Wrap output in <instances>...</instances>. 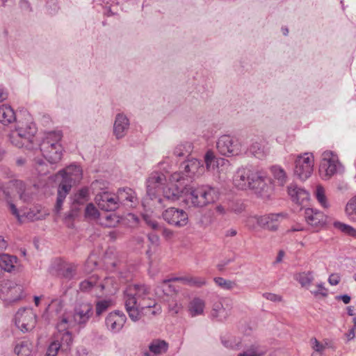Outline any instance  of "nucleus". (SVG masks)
<instances>
[{"mask_svg":"<svg viewBox=\"0 0 356 356\" xmlns=\"http://www.w3.org/2000/svg\"><path fill=\"white\" fill-rule=\"evenodd\" d=\"M284 214L270 213L262 216L256 217L257 224L264 229L275 231L279 226L280 218H284Z\"/></svg>","mask_w":356,"mask_h":356,"instance_id":"obj_17","label":"nucleus"},{"mask_svg":"<svg viewBox=\"0 0 356 356\" xmlns=\"http://www.w3.org/2000/svg\"><path fill=\"white\" fill-rule=\"evenodd\" d=\"M173 282H181L190 286L200 287L206 284L207 281L201 277H175L170 279Z\"/></svg>","mask_w":356,"mask_h":356,"instance_id":"obj_26","label":"nucleus"},{"mask_svg":"<svg viewBox=\"0 0 356 356\" xmlns=\"http://www.w3.org/2000/svg\"><path fill=\"white\" fill-rule=\"evenodd\" d=\"M95 201L99 208L106 211H115L120 207L117 195L107 192L97 195Z\"/></svg>","mask_w":356,"mask_h":356,"instance_id":"obj_12","label":"nucleus"},{"mask_svg":"<svg viewBox=\"0 0 356 356\" xmlns=\"http://www.w3.org/2000/svg\"><path fill=\"white\" fill-rule=\"evenodd\" d=\"M113 279L112 277H106L102 282H98V289H99L100 291L106 290L108 292L111 293V288H113Z\"/></svg>","mask_w":356,"mask_h":356,"instance_id":"obj_50","label":"nucleus"},{"mask_svg":"<svg viewBox=\"0 0 356 356\" xmlns=\"http://www.w3.org/2000/svg\"><path fill=\"white\" fill-rule=\"evenodd\" d=\"M305 217L308 224L312 226L317 227L325 222L324 216L321 212L310 208L305 210Z\"/></svg>","mask_w":356,"mask_h":356,"instance_id":"obj_23","label":"nucleus"},{"mask_svg":"<svg viewBox=\"0 0 356 356\" xmlns=\"http://www.w3.org/2000/svg\"><path fill=\"white\" fill-rule=\"evenodd\" d=\"M37 323V316L35 314H32L31 316V320L29 323H27L26 324H24V329H25L26 331H29L33 330Z\"/></svg>","mask_w":356,"mask_h":356,"instance_id":"obj_56","label":"nucleus"},{"mask_svg":"<svg viewBox=\"0 0 356 356\" xmlns=\"http://www.w3.org/2000/svg\"><path fill=\"white\" fill-rule=\"evenodd\" d=\"M168 345L163 340H154L149 345V349L151 353L154 355H160L165 353L168 350Z\"/></svg>","mask_w":356,"mask_h":356,"instance_id":"obj_33","label":"nucleus"},{"mask_svg":"<svg viewBox=\"0 0 356 356\" xmlns=\"http://www.w3.org/2000/svg\"><path fill=\"white\" fill-rule=\"evenodd\" d=\"M8 204L11 213L17 218L19 222H21V216L19 215V210L17 209L16 205L11 202H8Z\"/></svg>","mask_w":356,"mask_h":356,"instance_id":"obj_55","label":"nucleus"},{"mask_svg":"<svg viewBox=\"0 0 356 356\" xmlns=\"http://www.w3.org/2000/svg\"><path fill=\"white\" fill-rule=\"evenodd\" d=\"M92 305L88 302H82L76 305L72 315L75 325L84 326L92 316Z\"/></svg>","mask_w":356,"mask_h":356,"instance_id":"obj_11","label":"nucleus"},{"mask_svg":"<svg viewBox=\"0 0 356 356\" xmlns=\"http://www.w3.org/2000/svg\"><path fill=\"white\" fill-rule=\"evenodd\" d=\"M341 165L338 156L331 151H325L322 154L319 172L324 179H329L332 176L341 171Z\"/></svg>","mask_w":356,"mask_h":356,"instance_id":"obj_5","label":"nucleus"},{"mask_svg":"<svg viewBox=\"0 0 356 356\" xmlns=\"http://www.w3.org/2000/svg\"><path fill=\"white\" fill-rule=\"evenodd\" d=\"M60 348V343L58 341H52L47 350L45 356H56Z\"/></svg>","mask_w":356,"mask_h":356,"instance_id":"obj_51","label":"nucleus"},{"mask_svg":"<svg viewBox=\"0 0 356 356\" xmlns=\"http://www.w3.org/2000/svg\"><path fill=\"white\" fill-rule=\"evenodd\" d=\"M287 191L292 201L298 204L302 205L309 199V193L296 184H290L287 188Z\"/></svg>","mask_w":356,"mask_h":356,"instance_id":"obj_20","label":"nucleus"},{"mask_svg":"<svg viewBox=\"0 0 356 356\" xmlns=\"http://www.w3.org/2000/svg\"><path fill=\"white\" fill-rule=\"evenodd\" d=\"M316 197L318 202L324 208H327L329 204L327 201V198L325 194V190L321 186H318L316 189Z\"/></svg>","mask_w":356,"mask_h":356,"instance_id":"obj_46","label":"nucleus"},{"mask_svg":"<svg viewBox=\"0 0 356 356\" xmlns=\"http://www.w3.org/2000/svg\"><path fill=\"white\" fill-rule=\"evenodd\" d=\"M79 210V208L74 209L73 208V205H72L71 210L67 213L65 214V221L67 222L68 221L73 219L77 215Z\"/></svg>","mask_w":356,"mask_h":356,"instance_id":"obj_59","label":"nucleus"},{"mask_svg":"<svg viewBox=\"0 0 356 356\" xmlns=\"http://www.w3.org/2000/svg\"><path fill=\"white\" fill-rule=\"evenodd\" d=\"M249 151L254 156L259 159H264L268 153V149L261 143L257 141L250 145Z\"/></svg>","mask_w":356,"mask_h":356,"instance_id":"obj_30","label":"nucleus"},{"mask_svg":"<svg viewBox=\"0 0 356 356\" xmlns=\"http://www.w3.org/2000/svg\"><path fill=\"white\" fill-rule=\"evenodd\" d=\"M7 92L0 89V102L6 99ZM15 120V114L13 109L8 105L3 104L0 106V122L4 124H10Z\"/></svg>","mask_w":356,"mask_h":356,"instance_id":"obj_19","label":"nucleus"},{"mask_svg":"<svg viewBox=\"0 0 356 356\" xmlns=\"http://www.w3.org/2000/svg\"><path fill=\"white\" fill-rule=\"evenodd\" d=\"M216 147L221 155L226 156H236L241 152V144L238 139L230 135L221 136L218 139Z\"/></svg>","mask_w":356,"mask_h":356,"instance_id":"obj_7","label":"nucleus"},{"mask_svg":"<svg viewBox=\"0 0 356 356\" xmlns=\"http://www.w3.org/2000/svg\"><path fill=\"white\" fill-rule=\"evenodd\" d=\"M183 173L186 177L193 178L202 175L204 167L202 162L196 159H188L181 165Z\"/></svg>","mask_w":356,"mask_h":356,"instance_id":"obj_16","label":"nucleus"},{"mask_svg":"<svg viewBox=\"0 0 356 356\" xmlns=\"http://www.w3.org/2000/svg\"><path fill=\"white\" fill-rule=\"evenodd\" d=\"M58 175L62 177V181L60 184H69L71 189L72 184L81 179L82 170L79 165H71L66 170H60Z\"/></svg>","mask_w":356,"mask_h":356,"instance_id":"obj_14","label":"nucleus"},{"mask_svg":"<svg viewBox=\"0 0 356 356\" xmlns=\"http://www.w3.org/2000/svg\"><path fill=\"white\" fill-rule=\"evenodd\" d=\"M70 191V186L69 184H60L58 188V195L56 202L54 208V211L56 214H58L61 209L63 202L66 198V196Z\"/></svg>","mask_w":356,"mask_h":356,"instance_id":"obj_24","label":"nucleus"},{"mask_svg":"<svg viewBox=\"0 0 356 356\" xmlns=\"http://www.w3.org/2000/svg\"><path fill=\"white\" fill-rule=\"evenodd\" d=\"M62 136V133L60 131L49 132L40 145L43 156L50 163H56L61 160L63 147L60 141Z\"/></svg>","mask_w":356,"mask_h":356,"instance_id":"obj_3","label":"nucleus"},{"mask_svg":"<svg viewBox=\"0 0 356 356\" xmlns=\"http://www.w3.org/2000/svg\"><path fill=\"white\" fill-rule=\"evenodd\" d=\"M22 316V314L20 313V309H19L14 318L15 325L18 332L22 331V323H21Z\"/></svg>","mask_w":356,"mask_h":356,"instance_id":"obj_58","label":"nucleus"},{"mask_svg":"<svg viewBox=\"0 0 356 356\" xmlns=\"http://www.w3.org/2000/svg\"><path fill=\"white\" fill-rule=\"evenodd\" d=\"M111 305V301L108 300H99L96 303V314L97 316L102 315L105 312Z\"/></svg>","mask_w":356,"mask_h":356,"instance_id":"obj_47","label":"nucleus"},{"mask_svg":"<svg viewBox=\"0 0 356 356\" xmlns=\"http://www.w3.org/2000/svg\"><path fill=\"white\" fill-rule=\"evenodd\" d=\"M88 199V189L87 188H81L74 195L72 205L74 209L79 208L80 206L85 204Z\"/></svg>","mask_w":356,"mask_h":356,"instance_id":"obj_29","label":"nucleus"},{"mask_svg":"<svg viewBox=\"0 0 356 356\" xmlns=\"http://www.w3.org/2000/svg\"><path fill=\"white\" fill-rule=\"evenodd\" d=\"M150 288L145 284L129 285L124 291V301L129 317L134 322L138 321L143 316H155L161 312L151 298Z\"/></svg>","mask_w":356,"mask_h":356,"instance_id":"obj_1","label":"nucleus"},{"mask_svg":"<svg viewBox=\"0 0 356 356\" xmlns=\"http://www.w3.org/2000/svg\"><path fill=\"white\" fill-rule=\"evenodd\" d=\"M219 191L215 187L203 185L190 188L186 193L185 201L193 207H204L218 200Z\"/></svg>","mask_w":356,"mask_h":356,"instance_id":"obj_2","label":"nucleus"},{"mask_svg":"<svg viewBox=\"0 0 356 356\" xmlns=\"http://www.w3.org/2000/svg\"><path fill=\"white\" fill-rule=\"evenodd\" d=\"M250 189L262 198H268L273 191V184L266 172L257 170Z\"/></svg>","mask_w":356,"mask_h":356,"instance_id":"obj_8","label":"nucleus"},{"mask_svg":"<svg viewBox=\"0 0 356 356\" xmlns=\"http://www.w3.org/2000/svg\"><path fill=\"white\" fill-rule=\"evenodd\" d=\"M312 347L314 350V353L323 354L325 349V346L320 343L316 338H312L310 341Z\"/></svg>","mask_w":356,"mask_h":356,"instance_id":"obj_52","label":"nucleus"},{"mask_svg":"<svg viewBox=\"0 0 356 356\" xmlns=\"http://www.w3.org/2000/svg\"><path fill=\"white\" fill-rule=\"evenodd\" d=\"M329 283L331 285L336 286L340 282V277L337 274H332L328 279Z\"/></svg>","mask_w":356,"mask_h":356,"instance_id":"obj_62","label":"nucleus"},{"mask_svg":"<svg viewBox=\"0 0 356 356\" xmlns=\"http://www.w3.org/2000/svg\"><path fill=\"white\" fill-rule=\"evenodd\" d=\"M221 341L223 346L227 348L239 349L241 348V340L231 335L222 337Z\"/></svg>","mask_w":356,"mask_h":356,"instance_id":"obj_35","label":"nucleus"},{"mask_svg":"<svg viewBox=\"0 0 356 356\" xmlns=\"http://www.w3.org/2000/svg\"><path fill=\"white\" fill-rule=\"evenodd\" d=\"M185 175L183 173V170L181 172H174L170 175V180L171 181V184H173L174 182H179L182 179H184Z\"/></svg>","mask_w":356,"mask_h":356,"instance_id":"obj_54","label":"nucleus"},{"mask_svg":"<svg viewBox=\"0 0 356 356\" xmlns=\"http://www.w3.org/2000/svg\"><path fill=\"white\" fill-rule=\"evenodd\" d=\"M181 191L175 184H170L163 188V198H159V202L162 203L163 200L172 202L179 200Z\"/></svg>","mask_w":356,"mask_h":356,"instance_id":"obj_22","label":"nucleus"},{"mask_svg":"<svg viewBox=\"0 0 356 356\" xmlns=\"http://www.w3.org/2000/svg\"><path fill=\"white\" fill-rule=\"evenodd\" d=\"M234 259H225L217 264V268L220 271L224 270L226 266L234 261Z\"/></svg>","mask_w":356,"mask_h":356,"instance_id":"obj_61","label":"nucleus"},{"mask_svg":"<svg viewBox=\"0 0 356 356\" xmlns=\"http://www.w3.org/2000/svg\"><path fill=\"white\" fill-rule=\"evenodd\" d=\"M227 311L223 307L221 302H216L213 305L212 316L217 318L219 321H222L228 316Z\"/></svg>","mask_w":356,"mask_h":356,"instance_id":"obj_40","label":"nucleus"},{"mask_svg":"<svg viewBox=\"0 0 356 356\" xmlns=\"http://www.w3.org/2000/svg\"><path fill=\"white\" fill-rule=\"evenodd\" d=\"M10 143L18 148L22 147V131L21 128L12 130L9 134Z\"/></svg>","mask_w":356,"mask_h":356,"instance_id":"obj_37","label":"nucleus"},{"mask_svg":"<svg viewBox=\"0 0 356 356\" xmlns=\"http://www.w3.org/2000/svg\"><path fill=\"white\" fill-rule=\"evenodd\" d=\"M93 288H98V277L96 275L91 276L79 284V289L82 291H88Z\"/></svg>","mask_w":356,"mask_h":356,"instance_id":"obj_38","label":"nucleus"},{"mask_svg":"<svg viewBox=\"0 0 356 356\" xmlns=\"http://www.w3.org/2000/svg\"><path fill=\"white\" fill-rule=\"evenodd\" d=\"M270 172L278 185L284 186L286 183L287 175L285 170L282 167L273 165L270 168Z\"/></svg>","mask_w":356,"mask_h":356,"instance_id":"obj_32","label":"nucleus"},{"mask_svg":"<svg viewBox=\"0 0 356 356\" xmlns=\"http://www.w3.org/2000/svg\"><path fill=\"white\" fill-rule=\"evenodd\" d=\"M163 218L169 225L177 227L186 226L188 222V213L183 209L170 207L162 213Z\"/></svg>","mask_w":356,"mask_h":356,"instance_id":"obj_9","label":"nucleus"},{"mask_svg":"<svg viewBox=\"0 0 356 356\" xmlns=\"http://www.w3.org/2000/svg\"><path fill=\"white\" fill-rule=\"evenodd\" d=\"M297 281L302 287H308L314 280L312 272H303L296 276Z\"/></svg>","mask_w":356,"mask_h":356,"instance_id":"obj_41","label":"nucleus"},{"mask_svg":"<svg viewBox=\"0 0 356 356\" xmlns=\"http://www.w3.org/2000/svg\"><path fill=\"white\" fill-rule=\"evenodd\" d=\"M165 181V177L162 173L155 172L150 175L147 181V194L150 199L153 200L156 197V195Z\"/></svg>","mask_w":356,"mask_h":356,"instance_id":"obj_15","label":"nucleus"},{"mask_svg":"<svg viewBox=\"0 0 356 356\" xmlns=\"http://www.w3.org/2000/svg\"><path fill=\"white\" fill-rule=\"evenodd\" d=\"M36 170L40 175H46L48 172L47 169V165L41 159L36 161Z\"/></svg>","mask_w":356,"mask_h":356,"instance_id":"obj_53","label":"nucleus"},{"mask_svg":"<svg viewBox=\"0 0 356 356\" xmlns=\"http://www.w3.org/2000/svg\"><path fill=\"white\" fill-rule=\"evenodd\" d=\"M27 120V124L26 127H24V139H27V140L33 143L34 142V136L37 132V128L35 124L31 121V116H28V118H25Z\"/></svg>","mask_w":356,"mask_h":356,"instance_id":"obj_31","label":"nucleus"},{"mask_svg":"<svg viewBox=\"0 0 356 356\" xmlns=\"http://www.w3.org/2000/svg\"><path fill=\"white\" fill-rule=\"evenodd\" d=\"M193 150V146L191 143L179 144L174 149V154L179 157L186 156L190 154Z\"/></svg>","mask_w":356,"mask_h":356,"instance_id":"obj_36","label":"nucleus"},{"mask_svg":"<svg viewBox=\"0 0 356 356\" xmlns=\"http://www.w3.org/2000/svg\"><path fill=\"white\" fill-rule=\"evenodd\" d=\"M172 281V280H170V279L163 280L161 286L157 289L156 293H159V290L160 289L162 290L163 294L166 296H170L171 293L175 292V287L169 283Z\"/></svg>","mask_w":356,"mask_h":356,"instance_id":"obj_48","label":"nucleus"},{"mask_svg":"<svg viewBox=\"0 0 356 356\" xmlns=\"http://www.w3.org/2000/svg\"><path fill=\"white\" fill-rule=\"evenodd\" d=\"M22 286L12 280H5L0 284V298L8 305L21 300Z\"/></svg>","mask_w":356,"mask_h":356,"instance_id":"obj_6","label":"nucleus"},{"mask_svg":"<svg viewBox=\"0 0 356 356\" xmlns=\"http://www.w3.org/2000/svg\"><path fill=\"white\" fill-rule=\"evenodd\" d=\"M204 163L206 168L208 171H213L220 164H222L225 162V159L222 158H218L215 155L214 152L211 150H208L204 155Z\"/></svg>","mask_w":356,"mask_h":356,"instance_id":"obj_25","label":"nucleus"},{"mask_svg":"<svg viewBox=\"0 0 356 356\" xmlns=\"http://www.w3.org/2000/svg\"><path fill=\"white\" fill-rule=\"evenodd\" d=\"M116 195L120 205L124 204L133 207L137 200L135 192L130 188L118 189Z\"/></svg>","mask_w":356,"mask_h":356,"instance_id":"obj_21","label":"nucleus"},{"mask_svg":"<svg viewBox=\"0 0 356 356\" xmlns=\"http://www.w3.org/2000/svg\"><path fill=\"white\" fill-rule=\"evenodd\" d=\"M346 212L351 220L356 221V196L352 198L347 204Z\"/></svg>","mask_w":356,"mask_h":356,"instance_id":"obj_45","label":"nucleus"},{"mask_svg":"<svg viewBox=\"0 0 356 356\" xmlns=\"http://www.w3.org/2000/svg\"><path fill=\"white\" fill-rule=\"evenodd\" d=\"M213 280L219 287L225 290H232L237 286L234 281L226 280L221 277H215Z\"/></svg>","mask_w":356,"mask_h":356,"instance_id":"obj_42","label":"nucleus"},{"mask_svg":"<svg viewBox=\"0 0 356 356\" xmlns=\"http://www.w3.org/2000/svg\"><path fill=\"white\" fill-rule=\"evenodd\" d=\"M204 307V301L199 298H195L189 303L188 312L192 317H195L203 314Z\"/></svg>","mask_w":356,"mask_h":356,"instance_id":"obj_27","label":"nucleus"},{"mask_svg":"<svg viewBox=\"0 0 356 356\" xmlns=\"http://www.w3.org/2000/svg\"><path fill=\"white\" fill-rule=\"evenodd\" d=\"M215 211L217 214L224 216L227 213L228 209L223 205L219 204L216 207Z\"/></svg>","mask_w":356,"mask_h":356,"instance_id":"obj_63","label":"nucleus"},{"mask_svg":"<svg viewBox=\"0 0 356 356\" xmlns=\"http://www.w3.org/2000/svg\"><path fill=\"white\" fill-rule=\"evenodd\" d=\"M76 268L77 266L74 264H67L62 268L60 275L67 280H71L76 276Z\"/></svg>","mask_w":356,"mask_h":356,"instance_id":"obj_44","label":"nucleus"},{"mask_svg":"<svg viewBox=\"0 0 356 356\" xmlns=\"http://www.w3.org/2000/svg\"><path fill=\"white\" fill-rule=\"evenodd\" d=\"M148 239L152 245H158L159 243V237L154 234H149Z\"/></svg>","mask_w":356,"mask_h":356,"instance_id":"obj_64","label":"nucleus"},{"mask_svg":"<svg viewBox=\"0 0 356 356\" xmlns=\"http://www.w3.org/2000/svg\"><path fill=\"white\" fill-rule=\"evenodd\" d=\"M266 353L265 348L257 344L251 345L245 351L240 353L238 356H263Z\"/></svg>","mask_w":356,"mask_h":356,"instance_id":"obj_34","label":"nucleus"},{"mask_svg":"<svg viewBox=\"0 0 356 356\" xmlns=\"http://www.w3.org/2000/svg\"><path fill=\"white\" fill-rule=\"evenodd\" d=\"M333 225L335 228L338 229L341 232L348 236L356 237V229L353 227L339 221L334 222Z\"/></svg>","mask_w":356,"mask_h":356,"instance_id":"obj_43","label":"nucleus"},{"mask_svg":"<svg viewBox=\"0 0 356 356\" xmlns=\"http://www.w3.org/2000/svg\"><path fill=\"white\" fill-rule=\"evenodd\" d=\"M263 297L272 302H280L282 300L280 296L273 293H264Z\"/></svg>","mask_w":356,"mask_h":356,"instance_id":"obj_57","label":"nucleus"},{"mask_svg":"<svg viewBox=\"0 0 356 356\" xmlns=\"http://www.w3.org/2000/svg\"><path fill=\"white\" fill-rule=\"evenodd\" d=\"M85 216L86 218L95 219L99 216V211L95 205L92 203L87 204L85 209Z\"/></svg>","mask_w":356,"mask_h":356,"instance_id":"obj_49","label":"nucleus"},{"mask_svg":"<svg viewBox=\"0 0 356 356\" xmlns=\"http://www.w3.org/2000/svg\"><path fill=\"white\" fill-rule=\"evenodd\" d=\"M106 222H104V225L108 227L115 226V224L118 222V220H117L116 217L112 215L106 216Z\"/></svg>","mask_w":356,"mask_h":356,"instance_id":"obj_60","label":"nucleus"},{"mask_svg":"<svg viewBox=\"0 0 356 356\" xmlns=\"http://www.w3.org/2000/svg\"><path fill=\"white\" fill-rule=\"evenodd\" d=\"M74 325H76L73 322L72 315L67 316H63L58 322L56 327L59 332H66L68 328Z\"/></svg>","mask_w":356,"mask_h":356,"instance_id":"obj_39","label":"nucleus"},{"mask_svg":"<svg viewBox=\"0 0 356 356\" xmlns=\"http://www.w3.org/2000/svg\"><path fill=\"white\" fill-rule=\"evenodd\" d=\"M130 122L124 113H118L113 124V135L119 140L124 138L128 132Z\"/></svg>","mask_w":356,"mask_h":356,"instance_id":"obj_18","label":"nucleus"},{"mask_svg":"<svg viewBox=\"0 0 356 356\" xmlns=\"http://www.w3.org/2000/svg\"><path fill=\"white\" fill-rule=\"evenodd\" d=\"M314 157L312 153L305 152L297 156L294 161V175L300 180L308 179L314 170Z\"/></svg>","mask_w":356,"mask_h":356,"instance_id":"obj_4","label":"nucleus"},{"mask_svg":"<svg viewBox=\"0 0 356 356\" xmlns=\"http://www.w3.org/2000/svg\"><path fill=\"white\" fill-rule=\"evenodd\" d=\"M258 169L252 167L240 168L234 177V184L239 189L250 188Z\"/></svg>","mask_w":356,"mask_h":356,"instance_id":"obj_10","label":"nucleus"},{"mask_svg":"<svg viewBox=\"0 0 356 356\" xmlns=\"http://www.w3.org/2000/svg\"><path fill=\"white\" fill-rule=\"evenodd\" d=\"M125 314L118 310L111 312L105 319L106 326L113 333L119 332L126 323Z\"/></svg>","mask_w":356,"mask_h":356,"instance_id":"obj_13","label":"nucleus"},{"mask_svg":"<svg viewBox=\"0 0 356 356\" xmlns=\"http://www.w3.org/2000/svg\"><path fill=\"white\" fill-rule=\"evenodd\" d=\"M17 262V257L8 254H0V269L7 272H11L15 268Z\"/></svg>","mask_w":356,"mask_h":356,"instance_id":"obj_28","label":"nucleus"}]
</instances>
